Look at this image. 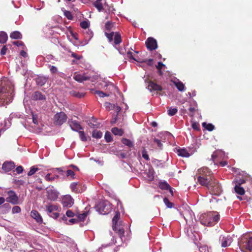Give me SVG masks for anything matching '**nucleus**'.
<instances>
[{
    "mask_svg": "<svg viewBox=\"0 0 252 252\" xmlns=\"http://www.w3.org/2000/svg\"><path fill=\"white\" fill-rule=\"evenodd\" d=\"M102 136V132L100 131L94 130L92 132V137L96 139L100 138Z\"/></svg>",
    "mask_w": 252,
    "mask_h": 252,
    "instance_id": "f704fd0d",
    "label": "nucleus"
},
{
    "mask_svg": "<svg viewBox=\"0 0 252 252\" xmlns=\"http://www.w3.org/2000/svg\"><path fill=\"white\" fill-rule=\"evenodd\" d=\"M148 89L150 92L161 91L162 90V88L161 86L154 83L152 81H149Z\"/></svg>",
    "mask_w": 252,
    "mask_h": 252,
    "instance_id": "dca6fc26",
    "label": "nucleus"
},
{
    "mask_svg": "<svg viewBox=\"0 0 252 252\" xmlns=\"http://www.w3.org/2000/svg\"><path fill=\"white\" fill-rule=\"evenodd\" d=\"M147 48L150 51H153L158 48L157 40L153 37H150L145 42Z\"/></svg>",
    "mask_w": 252,
    "mask_h": 252,
    "instance_id": "1a4fd4ad",
    "label": "nucleus"
},
{
    "mask_svg": "<svg viewBox=\"0 0 252 252\" xmlns=\"http://www.w3.org/2000/svg\"><path fill=\"white\" fill-rule=\"evenodd\" d=\"M165 65L161 62H158V65H156V68L158 70L161 69Z\"/></svg>",
    "mask_w": 252,
    "mask_h": 252,
    "instance_id": "338daca9",
    "label": "nucleus"
},
{
    "mask_svg": "<svg viewBox=\"0 0 252 252\" xmlns=\"http://www.w3.org/2000/svg\"><path fill=\"white\" fill-rule=\"evenodd\" d=\"M66 215L69 218H72L74 216L75 214L71 210H68L66 212Z\"/></svg>",
    "mask_w": 252,
    "mask_h": 252,
    "instance_id": "052dcab7",
    "label": "nucleus"
},
{
    "mask_svg": "<svg viewBox=\"0 0 252 252\" xmlns=\"http://www.w3.org/2000/svg\"><path fill=\"white\" fill-rule=\"evenodd\" d=\"M113 230L119 235L121 238L124 236L125 231L124 229L118 228L117 225H113Z\"/></svg>",
    "mask_w": 252,
    "mask_h": 252,
    "instance_id": "5701e85b",
    "label": "nucleus"
},
{
    "mask_svg": "<svg viewBox=\"0 0 252 252\" xmlns=\"http://www.w3.org/2000/svg\"><path fill=\"white\" fill-rule=\"evenodd\" d=\"M200 223L206 226H212L220 220V215L214 212H209L200 215Z\"/></svg>",
    "mask_w": 252,
    "mask_h": 252,
    "instance_id": "7ed1b4c3",
    "label": "nucleus"
},
{
    "mask_svg": "<svg viewBox=\"0 0 252 252\" xmlns=\"http://www.w3.org/2000/svg\"><path fill=\"white\" fill-rule=\"evenodd\" d=\"M32 99L34 100H45L46 97L41 92L36 91L32 95Z\"/></svg>",
    "mask_w": 252,
    "mask_h": 252,
    "instance_id": "a211bd4d",
    "label": "nucleus"
},
{
    "mask_svg": "<svg viewBox=\"0 0 252 252\" xmlns=\"http://www.w3.org/2000/svg\"><path fill=\"white\" fill-rule=\"evenodd\" d=\"M217 156H218V152H215L212 155V159L215 164L216 163L215 159L217 157Z\"/></svg>",
    "mask_w": 252,
    "mask_h": 252,
    "instance_id": "774afa93",
    "label": "nucleus"
},
{
    "mask_svg": "<svg viewBox=\"0 0 252 252\" xmlns=\"http://www.w3.org/2000/svg\"><path fill=\"white\" fill-rule=\"evenodd\" d=\"M31 217L35 219L36 221L38 223L42 222V219L39 213L36 210H32L31 213Z\"/></svg>",
    "mask_w": 252,
    "mask_h": 252,
    "instance_id": "6ab92c4d",
    "label": "nucleus"
},
{
    "mask_svg": "<svg viewBox=\"0 0 252 252\" xmlns=\"http://www.w3.org/2000/svg\"><path fill=\"white\" fill-rule=\"evenodd\" d=\"M240 249L244 252H252V234L243 236L239 242Z\"/></svg>",
    "mask_w": 252,
    "mask_h": 252,
    "instance_id": "20e7f679",
    "label": "nucleus"
},
{
    "mask_svg": "<svg viewBox=\"0 0 252 252\" xmlns=\"http://www.w3.org/2000/svg\"><path fill=\"white\" fill-rule=\"evenodd\" d=\"M8 196L6 198V201L12 204H17L18 202V197L15 192L13 190H9L7 192Z\"/></svg>",
    "mask_w": 252,
    "mask_h": 252,
    "instance_id": "ddd939ff",
    "label": "nucleus"
},
{
    "mask_svg": "<svg viewBox=\"0 0 252 252\" xmlns=\"http://www.w3.org/2000/svg\"><path fill=\"white\" fill-rule=\"evenodd\" d=\"M105 29L107 31H110L112 28V24L110 22H107L105 25Z\"/></svg>",
    "mask_w": 252,
    "mask_h": 252,
    "instance_id": "5fc2aeb1",
    "label": "nucleus"
},
{
    "mask_svg": "<svg viewBox=\"0 0 252 252\" xmlns=\"http://www.w3.org/2000/svg\"><path fill=\"white\" fill-rule=\"evenodd\" d=\"M38 170V168H36L35 166H32L31 168V169L29 171V172L28 173V176H31L32 175H33Z\"/></svg>",
    "mask_w": 252,
    "mask_h": 252,
    "instance_id": "a19ab883",
    "label": "nucleus"
},
{
    "mask_svg": "<svg viewBox=\"0 0 252 252\" xmlns=\"http://www.w3.org/2000/svg\"><path fill=\"white\" fill-rule=\"evenodd\" d=\"M51 174L48 173L45 177V179L46 181L50 182V181H54L56 178H57L58 177V176L56 177H50Z\"/></svg>",
    "mask_w": 252,
    "mask_h": 252,
    "instance_id": "49530a36",
    "label": "nucleus"
},
{
    "mask_svg": "<svg viewBox=\"0 0 252 252\" xmlns=\"http://www.w3.org/2000/svg\"><path fill=\"white\" fill-rule=\"evenodd\" d=\"M122 41L121 36L119 33L116 32L114 36V42L116 45L120 44Z\"/></svg>",
    "mask_w": 252,
    "mask_h": 252,
    "instance_id": "72a5a7b5",
    "label": "nucleus"
},
{
    "mask_svg": "<svg viewBox=\"0 0 252 252\" xmlns=\"http://www.w3.org/2000/svg\"><path fill=\"white\" fill-rule=\"evenodd\" d=\"M104 138L107 142H111L113 140L110 132L108 131L105 132Z\"/></svg>",
    "mask_w": 252,
    "mask_h": 252,
    "instance_id": "ea45409f",
    "label": "nucleus"
},
{
    "mask_svg": "<svg viewBox=\"0 0 252 252\" xmlns=\"http://www.w3.org/2000/svg\"><path fill=\"white\" fill-rule=\"evenodd\" d=\"M72 95L78 98H82L85 96V94L76 91H72L71 93Z\"/></svg>",
    "mask_w": 252,
    "mask_h": 252,
    "instance_id": "4c0bfd02",
    "label": "nucleus"
},
{
    "mask_svg": "<svg viewBox=\"0 0 252 252\" xmlns=\"http://www.w3.org/2000/svg\"><path fill=\"white\" fill-rule=\"evenodd\" d=\"M89 26V24L88 22L84 21L80 23V27L84 29L88 28Z\"/></svg>",
    "mask_w": 252,
    "mask_h": 252,
    "instance_id": "3c124183",
    "label": "nucleus"
},
{
    "mask_svg": "<svg viewBox=\"0 0 252 252\" xmlns=\"http://www.w3.org/2000/svg\"><path fill=\"white\" fill-rule=\"evenodd\" d=\"M63 13H64V15L69 20H72L73 19V16L71 14V13L69 11H67V10H64L63 11Z\"/></svg>",
    "mask_w": 252,
    "mask_h": 252,
    "instance_id": "c03bdc74",
    "label": "nucleus"
},
{
    "mask_svg": "<svg viewBox=\"0 0 252 252\" xmlns=\"http://www.w3.org/2000/svg\"><path fill=\"white\" fill-rule=\"evenodd\" d=\"M78 132L79 134L80 138L82 141L85 142L87 141V137L83 131L80 130Z\"/></svg>",
    "mask_w": 252,
    "mask_h": 252,
    "instance_id": "58836bf2",
    "label": "nucleus"
},
{
    "mask_svg": "<svg viewBox=\"0 0 252 252\" xmlns=\"http://www.w3.org/2000/svg\"><path fill=\"white\" fill-rule=\"evenodd\" d=\"M104 106L108 110H112L114 108V105L108 102H106L104 103Z\"/></svg>",
    "mask_w": 252,
    "mask_h": 252,
    "instance_id": "09e8293b",
    "label": "nucleus"
},
{
    "mask_svg": "<svg viewBox=\"0 0 252 252\" xmlns=\"http://www.w3.org/2000/svg\"><path fill=\"white\" fill-rule=\"evenodd\" d=\"M88 125L92 128H97L99 126V123L97 122V119L94 117L92 118L91 121H90Z\"/></svg>",
    "mask_w": 252,
    "mask_h": 252,
    "instance_id": "4be33fe9",
    "label": "nucleus"
},
{
    "mask_svg": "<svg viewBox=\"0 0 252 252\" xmlns=\"http://www.w3.org/2000/svg\"><path fill=\"white\" fill-rule=\"evenodd\" d=\"M48 78L44 76H38L35 80L37 85L40 86H43L47 81Z\"/></svg>",
    "mask_w": 252,
    "mask_h": 252,
    "instance_id": "412c9836",
    "label": "nucleus"
},
{
    "mask_svg": "<svg viewBox=\"0 0 252 252\" xmlns=\"http://www.w3.org/2000/svg\"><path fill=\"white\" fill-rule=\"evenodd\" d=\"M193 129L196 130H199V124L197 122H193L191 125Z\"/></svg>",
    "mask_w": 252,
    "mask_h": 252,
    "instance_id": "864d4df0",
    "label": "nucleus"
},
{
    "mask_svg": "<svg viewBox=\"0 0 252 252\" xmlns=\"http://www.w3.org/2000/svg\"><path fill=\"white\" fill-rule=\"evenodd\" d=\"M178 155L179 156H181L182 157L188 158L190 156V154L187 151V150L185 149H179L178 150Z\"/></svg>",
    "mask_w": 252,
    "mask_h": 252,
    "instance_id": "393cba45",
    "label": "nucleus"
},
{
    "mask_svg": "<svg viewBox=\"0 0 252 252\" xmlns=\"http://www.w3.org/2000/svg\"><path fill=\"white\" fill-rule=\"evenodd\" d=\"M211 194L219 195L222 192V188L219 181L215 178L206 187Z\"/></svg>",
    "mask_w": 252,
    "mask_h": 252,
    "instance_id": "39448f33",
    "label": "nucleus"
},
{
    "mask_svg": "<svg viewBox=\"0 0 252 252\" xmlns=\"http://www.w3.org/2000/svg\"><path fill=\"white\" fill-rule=\"evenodd\" d=\"M7 50V48L6 46H3V47L1 48L0 51V55H4L6 54V51Z\"/></svg>",
    "mask_w": 252,
    "mask_h": 252,
    "instance_id": "e2e57ef3",
    "label": "nucleus"
},
{
    "mask_svg": "<svg viewBox=\"0 0 252 252\" xmlns=\"http://www.w3.org/2000/svg\"><path fill=\"white\" fill-rule=\"evenodd\" d=\"M154 142L157 144L158 146L159 149H161L162 147V144L160 140L157 138H154Z\"/></svg>",
    "mask_w": 252,
    "mask_h": 252,
    "instance_id": "13d9d810",
    "label": "nucleus"
},
{
    "mask_svg": "<svg viewBox=\"0 0 252 252\" xmlns=\"http://www.w3.org/2000/svg\"><path fill=\"white\" fill-rule=\"evenodd\" d=\"M13 87L8 80H3L0 83V99L3 102L12 101Z\"/></svg>",
    "mask_w": 252,
    "mask_h": 252,
    "instance_id": "f257e3e1",
    "label": "nucleus"
},
{
    "mask_svg": "<svg viewBox=\"0 0 252 252\" xmlns=\"http://www.w3.org/2000/svg\"><path fill=\"white\" fill-rule=\"evenodd\" d=\"M8 39L7 33L4 32H0V43H5Z\"/></svg>",
    "mask_w": 252,
    "mask_h": 252,
    "instance_id": "a878e982",
    "label": "nucleus"
},
{
    "mask_svg": "<svg viewBox=\"0 0 252 252\" xmlns=\"http://www.w3.org/2000/svg\"><path fill=\"white\" fill-rule=\"evenodd\" d=\"M32 121L34 124H38V116L36 114H34L32 113Z\"/></svg>",
    "mask_w": 252,
    "mask_h": 252,
    "instance_id": "bf43d9fd",
    "label": "nucleus"
},
{
    "mask_svg": "<svg viewBox=\"0 0 252 252\" xmlns=\"http://www.w3.org/2000/svg\"><path fill=\"white\" fill-rule=\"evenodd\" d=\"M142 157L146 160H149L150 158L148 156V154L147 153V152L145 148H143V150L142 151Z\"/></svg>",
    "mask_w": 252,
    "mask_h": 252,
    "instance_id": "37998d69",
    "label": "nucleus"
},
{
    "mask_svg": "<svg viewBox=\"0 0 252 252\" xmlns=\"http://www.w3.org/2000/svg\"><path fill=\"white\" fill-rule=\"evenodd\" d=\"M46 209L48 213H51L54 211H57L58 210V206L56 205L50 204L46 206Z\"/></svg>",
    "mask_w": 252,
    "mask_h": 252,
    "instance_id": "b1692460",
    "label": "nucleus"
},
{
    "mask_svg": "<svg viewBox=\"0 0 252 252\" xmlns=\"http://www.w3.org/2000/svg\"><path fill=\"white\" fill-rule=\"evenodd\" d=\"M163 201L168 208H171L173 207V204L170 202L167 198L165 197L163 199Z\"/></svg>",
    "mask_w": 252,
    "mask_h": 252,
    "instance_id": "79ce46f5",
    "label": "nucleus"
},
{
    "mask_svg": "<svg viewBox=\"0 0 252 252\" xmlns=\"http://www.w3.org/2000/svg\"><path fill=\"white\" fill-rule=\"evenodd\" d=\"M62 203L63 207L69 208L72 206L74 201L70 195H66L63 197Z\"/></svg>",
    "mask_w": 252,
    "mask_h": 252,
    "instance_id": "4468645a",
    "label": "nucleus"
},
{
    "mask_svg": "<svg viewBox=\"0 0 252 252\" xmlns=\"http://www.w3.org/2000/svg\"><path fill=\"white\" fill-rule=\"evenodd\" d=\"M178 112V109L177 108H172V107H169L168 108V114L170 116H172L175 115Z\"/></svg>",
    "mask_w": 252,
    "mask_h": 252,
    "instance_id": "e433bc0d",
    "label": "nucleus"
},
{
    "mask_svg": "<svg viewBox=\"0 0 252 252\" xmlns=\"http://www.w3.org/2000/svg\"><path fill=\"white\" fill-rule=\"evenodd\" d=\"M159 187L162 190H168L170 188V186L166 182H162L159 183Z\"/></svg>",
    "mask_w": 252,
    "mask_h": 252,
    "instance_id": "c756f323",
    "label": "nucleus"
},
{
    "mask_svg": "<svg viewBox=\"0 0 252 252\" xmlns=\"http://www.w3.org/2000/svg\"><path fill=\"white\" fill-rule=\"evenodd\" d=\"M120 218V213L118 211L116 212L115 216L112 219L113 225H116L117 223Z\"/></svg>",
    "mask_w": 252,
    "mask_h": 252,
    "instance_id": "473e14b6",
    "label": "nucleus"
},
{
    "mask_svg": "<svg viewBox=\"0 0 252 252\" xmlns=\"http://www.w3.org/2000/svg\"><path fill=\"white\" fill-rule=\"evenodd\" d=\"M13 44L14 45H15L17 46H25L24 43L21 41H14L13 42Z\"/></svg>",
    "mask_w": 252,
    "mask_h": 252,
    "instance_id": "69168bd1",
    "label": "nucleus"
},
{
    "mask_svg": "<svg viewBox=\"0 0 252 252\" xmlns=\"http://www.w3.org/2000/svg\"><path fill=\"white\" fill-rule=\"evenodd\" d=\"M122 142L125 145L127 146L128 147L131 148L133 147L134 145L132 141L129 139L123 138L122 139Z\"/></svg>",
    "mask_w": 252,
    "mask_h": 252,
    "instance_id": "2f4dec72",
    "label": "nucleus"
},
{
    "mask_svg": "<svg viewBox=\"0 0 252 252\" xmlns=\"http://www.w3.org/2000/svg\"><path fill=\"white\" fill-rule=\"evenodd\" d=\"M174 84L179 91L183 92L185 90V85L182 82L174 81Z\"/></svg>",
    "mask_w": 252,
    "mask_h": 252,
    "instance_id": "cd10ccee",
    "label": "nucleus"
},
{
    "mask_svg": "<svg viewBox=\"0 0 252 252\" xmlns=\"http://www.w3.org/2000/svg\"><path fill=\"white\" fill-rule=\"evenodd\" d=\"M221 246L225 248L229 246L232 242V238L229 235H221L219 239Z\"/></svg>",
    "mask_w": 252,
    "mask_h": 252,
    "instance_id": "9b49d317",
    "label": "nucleus"
},
{
    "mask_svg": "<svg viewBox=\"0 0 252 252\" xmlns=\"http://www.w3.org/2000/svg\"><path fill=\"white\" fill-rule=\"evenodd\" d=\"M12 212L13 214L20 213L21 212V208L18 206H15L13 207Z\"/></svg>",
    "mask_w": 252,
    "mask_h": 252,
    "instance_id": "603ef678",
    "label": "nucleus"
},
{
    "mask_svg": "<svg viewBox=\"0 0 252 252\" xmlns=\"http://www.w3.org/2000/svg\"><path fill=\"white\" fill-rule=\"evenodd\" d=\"M10 37L12 39H21L22 35L18 31H14L10 34Z\"/></svg>",
    "mask_w": 252,
    "mask_h": 252,
    "instance_id": "bb28decb",
    "label": "nucleus"
},
{
    "mask_svg": "<svg viewBox=\"0 0 252 252\" xmlns=\"http://www.w3.org/2000/svg\"><path fill=\"white\" fill-rule=\"evenodd\" d=\"M105 35L107 38L109 40V41H112L113 40V37L114 36V32H112L111 33H105Z\"/></svg>",
    "mask_w": 252,
    "mask_h": 252,
    "instance_id": "680f3d73",
    "label": "nucleus"
},
{
    "mask_svg": "<svg viewBox=\"0 0 252 252\" xmlns=\"http://www.w3.org/2000/svg\"><path fill=\"white\" fill-rule=\"evenodd\" d=\"M198 182L202 186L206 188L215 178L212 172L208 167H202L199 169L196 174Z\"/></svg>",
    "mask_w": 252,
    "mask_h": 252,
    "instance_id": "f03ea898",
    "label": "nucleus"
},
{
    "mask_svg": "<svg viewBox=\"0 0 252 252\" xmlns=\"http://www.w3.org/2000/svg\"><path fill=\"white\" fill-rule=\"evenodd\" d=\"M87 213H84L79 214L78 216V218L80 221H83L85 218L87 217Z\"/></svg>",
    "mask_w": 252,
    "mask_h": 252,
    "instance_id": "8fccbe9b",
    "label": "nucleus"
},
{
    "mask_svg": "<svg viewBox=\"0 0 252 252\" xmlns=\"http://www.w3.org/2000/svg\"><path fill=\"white\" fill-rule=\"evenodd\" d=\"M112 132L116 135L122 136L124 134V131L121 128L113 127L111 130Z\"/></svg>",
    "mask_w": 252,
    "mask_h": 252,
    "instance_id": "c85d7f7f",
    "label": "nucleus"
},
{
    "mask_svg": "<svg viewBox=\"0 0 252 252\" xmlns=\"http://www.w3.org/2000/svg\"><path fill=\"white\" fill-rule=\"evenodd\" d=\"M90 77L87 75L86 73L83 74H78L77 73H75L73 76V79L80 83H82L83 81L89 80L90 79Z\"/></svg>",
    "mask_w": 252,
    "mask_h": 252,
    "instance_id": "2eb2a0df",
    "label": "nucleus"
},
{
    "mask_svg": "<svg viewBox=\"0 0 252 252\" xmlns=\"http://www.w3.org/2000/svg\"><path fill=\"white\" fill-rule=\"evenodd\" d=\"M200 252H209L208 247L206 246H201L199 248Z\"/></svg>",
    "mask_w": 252,
    "mask_h": 252,
    "instance_id": "6e6d98bb",
    "label": "nucleus"
},
{
    "mask_svg": "<svg viewBox=\"0 0 252 252\" xmlns=\"http://www.w3.org/2000/svg\"><path fill=\"white\" fill-rule=\"evenodd\" d=\"M49 67L50 68V71L52 73L54 74L57 72L58 69L56 66L49 65Z\"/></svg>",
    "mask_w": 252,
    "mask_h": 252,
    "instance_id": "4d7b16f0",
    "label": "nucleus"
},
{
    "mask_svg": "<svg viewBox=\"0 0 252 252\" xmlns=\"http://www.w3.org/2000/svg\"><path fill=\"white\" fill-rule=\"evenodd\" d=\"M93 4L98 10V11L100 12L103 10V5L101 2L95 1L93 2Z\"/></svg>",
    "mask_w": 252,
    "mask_h": 252,
    "instance_id": "7c9ffc66",
    "label": "nucleus"
},
{
    "mask_svg": "<svg viewBox=\"0 0 252 252\" xmlns=\"http://www.w3.org/2000/svg\"><path fill=\"white\" fill-rule=\"evenodd\" d=\"M67 118V116L64 112L57 113L54 116V124L61 126L66 121Z\"/></svg>",
    "mask_w": 252,
    "mask_h": 252,
    "instance_id": "0eeeda50",
    "label": "nucleus"
},
{
    "mask_svg": "<svg viewBox=\"0 0 252 252\" xmlns=\"http://www.w3.org/2000/svg\"><path fill=\"white\" fill-rule=\"evenodd\" d=\"M111 209V205L107 201L100 202L96 206L97 211L102 215L108 214Z\"/></svg>",
    "mask_w": 252,
    "mask_h": 252,
    "instance_id": "423d86ee",
    "label": "nucleus"
},
{
    "mask_svg": "<svg viewBox=\"0 0 252 252\" xmlns=\"http://www.w3.org/2000/svg\"><path fill=\"white\" fill-rule=\"evenodd\" d=\"M95 94H97L100 97H104V96H108L109 95L108 94H106L101 91H96L95 92Z\"/></svg>",
    "mask_w": 252,
    "mask_h": 252,
    "instance_id": "de8ad7c7",
    "label": "nucleus"
},
{
    "mask_svg": "<svg viewBox=\"0 0 252 252\" xmlns=\"http://www.w3.org/2000/svg\"><path fill=\"white\" fill-rule=\"evenodd\" d=\"M189 110L190 112V116L193 117L194 115V112L195 111V109L194 107H190L189 108Z\"/></svg>",
    "mask_w": 252,
    "mask_h": 252,
    "instance_id": "0e129e2a",
    "label": "nucleus"
},
{
    "mask_svg": "<svg viewBox=\"0 0 252 252\" xmlns=\"http://www.w3.org/2000/svg\"><path fill=\"white\" fill-rule=\"evenodd\" d=\"M240 186L241 183L240 182H237V184H236L234 187V190L237 194L242 195L245 194V191L244 188L241 187Z\"/></svg>",
    "mask_w": 252,
    "mask_h": 252,
    "instance_id": "aec40b11",
    "label": "nucleus"
},
{
    "mask_svg": "<svg viewBox=\"0 0 252 252\" xmlns=\"http://www.w3.org/2000/svg\"><path fill=\"white\" fill-rule=\"evenodd\" d=\"M15 167L14 163L12 161H5L3 163L2 168L5 172H9Z\"/></svg>",
    "mask_w": 252,
    "mask_h": 252,
    "instance_id": "f3484780",
    "label": "nucleus"
},
{
    "mask_svg": "<svg viewBox=\"0 0 252 252\" xmlns=\"http://www.w3.org/2000/svg\"><path fill=\"white\" fill-rule=\"evenodd\" d=\"M66 175L67 177H70L71 179H74L75 178V173L71 170H67L66 172Z\"/></svg>",
    "mask_w": 252,
    "mask_h": 252,
    "instance_id": "a18cd8bd",
    "label": "nucleus"
},
{
    "mask_svg": "<svg viewBox=\"0 0 252 252\" xmlns=\"http://www.w3.org/2000/svg\"><path fill=\"white\" fill-rule=\"evenodd\" d=\"M202 126L209 131L213 130L215 128L214 126L212 124H206L205 123H203L202 124Z\"/></svg>",
    "mask_w": 252,
    "mask_h": 252,
    "instance_id": "c9c22d12",
    "label": "nucleus"
},
{
    "mask_svg": "<svg viewBox=\"0 0 252 252\" xmlns=\"http://www.w3.org/2000/svg\"><path fill=\"white\" fill-rule=\"evenodd\" d=\"M68 125L70 127L71 129L75 131L78 132L80 130L83 129V127L80 125L79 123L76 120L73 119H69L67 122Z\"/></svg>",
    "mask_w": 252,
    "mask_h": 252,
    "instance_id": "f8f14e48",
    "label": "nucleus"
},
{
    "mask_svg": "<svg viewBox=\"0 0 252 252\" xmlns=\"http://www.w3.org/2000/svg\"><path fill=\"white\" fill-rule=\"evenodd\" d=\"M70 187L72 191L75 193H81L84 191L86 188L84 185L77 182L72 183Z\"/></svg>",
    "mask_w": 252,
    "mask_h": 252,
    "instance_id": "9d476101",
    "label": "nucleus"
},
{
    "mask_svg": "<svg viewBox=\"0 0 252 252\" xmlns=\"http://www.w3.org/2000/svg\"><path fill=\"white\" fill-rule=\"evenodd\" d=\"M47 197L51 201H55L58 197L59 193L53 186H49L46 189Z\"/></svg>",
    "mask_w": 252,
    "mask_h": 252,
    "instance_id": "6e6552de",
    "label": "nucleus"
}]
</instances>
